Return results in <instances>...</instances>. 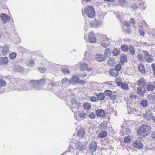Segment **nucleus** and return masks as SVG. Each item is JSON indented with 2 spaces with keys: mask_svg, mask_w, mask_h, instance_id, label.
<instances>
[{
  "mask_svg": "<svg viewBox=\"0 0 155 155\" xmlns=\"http://www.w3.org/2000/svg\"><path fill=\"white\" fill-rule=\"evenodd\" d=\"M46 81L44 79H40L38 81L35 80L31 81L29 83L30 85L33 87L36 90H38L40 89V85H43L45 84Z\"/></svg>",
  "mask_w": 155,
  "mask_h": 155,
  "instance_id": "f257e3e1",
  "label": "nucleus"
},
{
  "mask_svg": "<svg viewBox=\"0 0 155 155\" xmlns=\"http://www.w3.org/2000/svg\"><path fill=\"white\" fill-rule=\"evenodd\" d=\"M151 129L150 126L148 125H144L139 130L138 133L140 136L143 137L149 134Z\"/></svg>",
  "mask_w": 155,
  "mask_h": 155,
  "instance_id": "f03ea898",
  "label": "nucleus"
},
{
  "mask_svg": "<svg viewBox=\"0 0 155 155\" xmlns=\"http://www.w3.org/2000/svg\"><path fill=\"white\" fill-rule=\"evenodd\" d=\"M85 14L89 17L93 18L95 15V12L93 6L88 5L84 9Z\"/></svg>",
  "mask_w": 155,
  "mask_h": 155,
  "instance_id": "7ed1b4c3",
  "label": "nucleus"
},
{
  "mask_svg": "<svg viewBox=\"0 0 155 155\" xmlns=\"http://www.w3.org/2000/svg\"><path fill=\"white\" fill-rule=\"evenodd\" d=\"M97 144L94 141H91L89 146V150L91 152H94L96 150Z\"/></svg>",
  "mask_w": 155,
  "mask_h": 155,
  "instance_id": "20e7f679",
  "label": "nucleus"
},
{
  "mask_svg": "<svg viewBox=\"0 0 155 155\" xmlns=\"http://www.w3.org/2000/svg\"><path fill=\"white\" fill-rule=\"evenodd\" d=\"M9 46L8 45L5 44L2 47L1 52L3 55H7L9 52Z\"/></svg>",
  "mask_w": 155,
  "mask_h": 155,
  "instance_id": "39448f33",
  "label": "nucleus"
},
{
  "mask_svg": "<svg viewBox=\"0 0 155 155\" xmlns=\"http://www.w3.org/2000/svg\"><path fill=\"white\" fill-rule=\"evenodd\" d=\"M144 116V118L146 120H149L151 118H152V117H153L152 113L150 110H147Z\"/></svg>",
  "mask_w": 155,
  "mask_h": 155,
  "instance_id": "423d86ee",
  "label": "nucleus"
},
{
  "mask_svg": "<svg viewBox=\"0 0 155 155\" xmlns=\"http://www.w3.org/2000/svg\"><path fill=\"white\" fill-rule=\"evenodd\" d=\"M145 55V58L148 62H151L153 61V56L150 54L147 51L143 52Z\"/></svg>",
  "mask_w": 155,
  "mask_h": 155,
  "instance_id": "0eeeda50",
  "label": "nucleus"
},
{
  "mask_svg": "<svg viewBox=\"0 0 155 155\" xmlns=\"http://www.w3.org/2000/svg\"><path fill=\"white\" fill-rule=\"evenodd\" d=\"M95 58L97 61L102 62L105 60L106 57L104 55L98 54L96 55Z\"/></svg>",
  "mask_w": 155,
  "mask_h": 155,
  "instance_id": "6e6552de",
  "label": "nucleus"
},
{
  "mask_svg": "<svg viewBox=\"0 0 155 155\" xmlns=\"http://www.w3.org/2000/svg\"><path fill=\"white\" fill-rule=\"evenodd\" d=\"M76 147L77 149L81 152H82L86 148V146L83 143L81 142L76 143Z\"/></svg>",
  "mask_w": 155,
  "mask_h": 155,
  "instance_id": "1a4fd4ad",
  "label": "nucleus"
},
{
  "mask_svg": "<svg viewBox=\"0 0 155 155\" xmlns=\"http://www.w3.org/2000/svg\"><path fill=\"white\" fill-rule=\"evenodd\" d=\"M0 17L2 20L4 22L7 23L10 21V18L9 16L5 13L1 14Z\"/></svg>",
  "mask_w": 155,
  "mask_h": 155,
  "instance_id": "9d476101",
  "label": "nucleus"
},
{
  "mask_svg": "<svg viewBox=\"0 0 155 155\" xmlns=\"http://www.w3.org/2000/svg\"><path fill=\"white\" fill-rule=\"evenodd\" d=\"M79 78L75 75H73L72 77L69 80V83L72 84H75L78 82Z\"/></svg>",
  "mask_w": 155,
  "mask_h": 155,
  "instance_id": "9b49d317",
  "label": "nucleus"
},
{
  "mask_svg": "<svg viewBox=\"0 0 155 155\" xmlns=\"http://www.w3.org/2000/svg\"><path fill=\"white\" fill-rule=\"evenodd\" d=\"M134 147L139 149H141L143 147V143L139 140H136L134 143Z\"/></svg>",
  "mask_w": 155,
  "mask_h": 155,
  "instance_id": "f8f14e48",
  "label": "nucleus"
},
{
  "mask_svg": "<svg viewBox=\"0 0 155 155\" xmlns=\"http://www.w3.org/2000/svg\"><path fill=\"white\" fill-rule=\"evenodd\" d=\"M101 24L100 22H99L98 20H94L91 21L90 23V26L91 27H94L97 28L99 27Z\"/></svg>",
  "mask_w": 155,
  "mask_h": 155,
  "instance_id": "ddd939ff",
  "label": "nucleus"
},
{
  "mask_svg": "<svg viewBox=\"0 0 155 155\" xmlns=\"http://www.w3.org/2000/svg\"><path fill=\"white\" fill-rule=\"evenodd\" d=\"M96 115L99 117H104L105 115V112L102 110L98 109L96 111Z\"/></svg>",
  "mask_w": 155,
  "mask_h": 155,
  "instance_id": "4468645a",
  "label": "nucleus"
},
{
  "mask_svg": "<svg viewBox=\"0 0 155 155\" xmlns=\"http://www.w3.org/2000/svg\"><path fill=\"white\" fill-rule=\"evenodd\" d=\"M89 41L91 43H94L95 42L96 39L93 32H90L89 34Z\"/></svg>",
  "mask_w": 155,
  "mask_h": 155,
  "instance_id": "2eb2a0df",
  "label": "nucleus"
},
{
  "mask_svg": "<svg viewBox=\"0 0 155 155\" xmlns=\"http://www.w3.org/2000/svg\"><path fill=\"white\" fill-rule=\"evenodd\" d=\"M88 64L86 63H83L80 67V69L82 71L87 70L89 71H91V69L88 68Z\"/></svg>",
  "mask_w": 155,
  "mask_h": 155,
  "instance_id": "dca6fc26",
  "label": "nucleus"
},
{
  "mask_svg": "<svg viewBox=\"0 0 155 155\" xmlns=\"http://www.w3.org/2000/svg\"><path fill=\"white\" fill-rule=\"evenodd\" d=\"M8 62V59L7 57H4L0 58V64L5 65Z\"/></svg>",
  "mask_w": 155,
  "mask_h": 155,
  "instance_id": "f3484780",
  "label": "nucleus"
},
{
  "mask_svg": "<svg viewBox=\"0 0 155 155\" xmlns=\"http://www.w3.org/2000/svg\"><path fill=\"white\" fill-rule=\"evenodd\" d=\"M13 68L14 71L18 72L22 71L24 70V68L23 67L17 64L15 65L13 67Z\"/></svg>",
  "mask_w": 155,
  "mask_h": 155,
  "instance_id": "a211bd4d",
  "label": "nucleus"
},
{
  "mask_svg": "<svg viewBox=\"0 0 155 155\" xmlns=\"http://www.w3.org/2000/svg\"><path fill=\"white\" fill-rule=\"evenodd\" d=\"M146 89L144 87L140 86L138 88L137 92L139 94H142L145 93Z\"/></svg>",
  "mask_w": 155,
  "mask_h": 155,
  "instance_id": "6ab92c4d",
  "label": "nucleus"
},
{
  "mask_svg": "<svg viewBox=\"0 0 155 155\" xmlns=\"http://www.w3.org/2000/svg\"><path fill=\"white\" fill-rule=\"evenodd\" d=\"M77 134L79 137L82 138L84 135L85 132L83 130L81 129L77 132Z\"/></svg>",
  "mask_w": 155,
  "mask_h": 155,
  "instance_id": "aec40b11",
  "label": "nucleus"
},
{
  "mask_svg": "<svg viewBox=\"0 0 155 155\" xmlns=\"http://www.w3.org/2000/svg\"><path fill=\"white\" fill-rule=\"evenodd\" d=\"M96 97L98 100H103L105 98V95L103 93H101L97 94Z\"/></svg>",
  "mask_w": 155,
  "mask_h": 155,
  "instance_id": "412c9836",
  "label": "nucleus"
},
{
  "mask_svg": "<svg viewBox=\"0 0 155 155\" xmlns=\"http://www.w3.org/2000/svg\"><path fill=\"white\" fill-rule=\"evenodd\" d=\"M138 84L139 85L141 86L142 87H144L146 84V82L144 79L143 78L139 79L138 81Z\"/></svg>",
  "mask_w": 155,
  "mask_h": 155,
  "instance_id": "4be33fe9",
  "label": "nucleus"
},
{
  "mask_svg": "<svg viewBox=\"0 0 155 155\" xmlns=\"http://www.w3.org/2000/svg\"><path fill=\"white\" fill-rule=\"evenodd\" d=\"M87 114L84 111H81L79 113L78 116L81 118L84 119L87 116Z\"/></svg>",
  "mask_w": 155,
  "mask_h": 155,
  "instance_id": "5701e85b",
  "label": "nucleus"
},
{
  "mask_svg": "<svg viewBox=\"0 0 155 155\" xmlns=\"http://www.w3.org/2000/svg\"><path fill=\"white\" fill-rule=\"evenodd\" d=\"M112 52L114 55L117 56L120 54V49H114L113 50Z\"/></svg>",
  "mask_w": 155,
  "mask_h": 155,
  "instance_id": "b1692460",
  "label": "nucleus"
},
{
  "mask_svg": "<svg viewBox=\"0 0 155 155\" xmlns=\"http://www.w3.org/2000/svg\"><path fill=\"white\" fill-rule=\"evenodd\" d=\"M122 79L120 77H117L115 81L117 85L118 86L121 85L122 83Z\"/></svg>",
  "mask_w": 155,
  "mask_h": 155,
  "instance_id": "393cba45",
  "label": "nucleus"
},
{
  "mask_svg": "<svg viewBox=\"0 0 155 155\" xmlns=\"http://www.w3.org/2000/svg\"><path fill=\"white\" fill-rule=\"evenodd\" d=\"M138 68L140 71L142 73H144L145 70L144 66L142 64H140L138 67Z\"/></svg>",
  "mask_w": 155,
  "mask_h": 155,
  "instance_id": "a878e982",
  "label": "nucleus"
},
{
  "mask_svg": "<svg viewBox=\"0 0 155 155\" xmlns=\"http://www.w3.org/2000/svg\"><path fill=\"white\" fill-rule=\"evenodd\" d=\"M114 60L112 58H110L108 61V64L111 66H113L115 64Z\"/></svg>",
  "mask_w": 155,
  "mask_h": 155,
  "instance_id": "bb28decb",
  "label": "nucleus"
},
{
  "mask_svg": "<svg viewBox=\"0 0 155 155\" xmlns=\"http://www.w3.org/2000/svg\"><path fill=\"white\" fill-rule=\"evenodd\" d=\"M147 90L149 91H152L155 88L154 87V85L152 84H149L146 87Z\"/></svg>",
  "mask_w": 155,
  "mask_h": 155,
  "instance_id": "cd10ccee",
  "label": "nucleus"
},
{
  "mask_svg": "<svg viewBox=\"0 0 155 155\" xmlns=\"http://www.w3.org/2000/svg\"><path fill=\"white\" fill-rule=\"evenodd\" d=\"M110 44V43L107 41H103L101 43V45L104 48H106Z\"/></svg>",
  "mask_w": 155,
  "mask_h": 155,
  "instance_id": "c85d7f7f",
  "label": "nucleus"
},
{
  "mask_svg": "<svg viewBox=\"0 0 155 155\" xmlns=\"http://www.w3.org/2000/svg\"><path fill=\"white\" fill-rule=\"evenodd\" d=\"M17 56V54L15 52H13L9 54V58L11 60H14Z\"/></svg>",
  "mask_w": 155,
  "mask_h": 155,
  "instance_id": "c756f323",
  "label": "nucleus"
},
{
  "mask_svg": "<svg viewBox=\"0 0 155 155\" xmlns=\"http://www.w3.org/2000/svg\"><path fill=\"white\" fill-rule=\"evenodd\" d=\"M129 49L130 52L131 54L133 55H134L135 52V49L134 46L131 45H130L129 46Z\"/></svg>",
  "mask_w": 155,
  "mask_h": 155,
  "instance_id": "7c9ffc66",
  "label": "nucleus"
},
{
  "mask_svg": "<svg viewBox=\"0 0 155 155\" xmlns=\"http://www.w3.org/2000/svg\"><path fill=\"white\" fill-rule=\"evenodd\" d=\"M69 82L68 79L66 78H63L61 81V83L63 85L66 84L68 86V82Z\"/></svg>",
  "mask_w": 155,
  "mask_h": 155,
  "instance_id": "2f4dec72",
  "label": "nucleus"
},
{
  "mask_svg": "<svg viewBox=\"0 0 155 155\" xmlns=\"http://www.w3.org/2000/svg\"><path fill=\"white\" fill-rule=\"evenodd\" d=\"M83 107L85 110H88L90 109L91 105L88 103H85L84 104Z\"/></svg>",
  "mask_w": 155,
  "mask_h": 155,
  "instance_id": "473e14b6",
  "label": "nucleus"
},
{
  "mask_svg": "<svg viewBox=\"0 0 155 155\" xmlns=\"http://www.w3.org/2000/svg\"><path fill=\"white\" fill-rule=\"evenodd\" d=\"M107 133L105 131H102L99 134V136L101 138H104L107 136Z\"/></svg>",
  "mask_w": 155,
  "mask_h": 155,
  "instance_id": "72a5a7b5",
  "label": "nucleus"
},
{
  "mask_svg": "<svg viewBox=\"0 0 155 155\" xmlns=\"http://www.w3.org/2000/svg\"><path fill=\"white\" fill-rule=\"evenodd\" d=\"M127 59V57L125 55H122L120 58V61L123 63L126 62Z\"/></svg>",
  "mask_w": 155,
  "mask_h": 155,
  "instance_id": "f704fd0d",
  "label": "nucleus"
},
{
  "mask_svg": "<svg viewBox=\"0 0 155 155\" xmlns=\"http://www.w3.org/2000/svg\"><path fill=\"white\" fill-rule=\"evenodd\" d=\"M122 88L124 90H127L129 88L128 84L126 83H123L121 84Z\"/></svg>",
  "mask_w": 155,
  "mask_h": 155,
  "instance_id": "c9c22d12",
  "label": "nucleus"
},
{
  "mask_svg": "<svg viewBox=\"0 0 155 155\" xmlns=\"http://www.w3.org/2000/svg\"><path fill=\"white\" fill-rule=\"evenodd\" d=\"M104 93L107 96H110L112 93V91L110 90H106L104 91Z\"/></svg>",
  "mask_w": 155,
  "mask_h": 155,
  "instance_id": "e433bc0d",
  "label": "nucleus"
},
{
  "mask_svg": "<svg viewBox=\"0 0 155 155\" xmlns=\"http://www.w3.org/2000/svg\"><path fill=\"white\" fill-rule=\"evenodd\" d=\"M141 104L143 107H146L147 105V101L145 100H143L141 102Z\"/></svg>",
  "mask_w": 155,
  "mask_h": 155,
  "instance_id": "4c0bfd02",
  "label": "nucleus"
},
{
  "mask_svg": "<svg viewBox=\"0 0 155 155\" xmlns=\"http://www.w3.org/2000/svg\"><path fill=\"white\" fill-rule=\"evenodd\" d=\"M121 48L123 51H126L128 50V47L127 45H123L121 46Z\"/></svg>",
  "mask_w": 155,
  "mask_h": 155,
  "instance_id": "58836bf2",
  "label": "nucleus"
},
{
  "mask_svg": "<svg viewBox=\"0 0 155 155\" xmlns=\"http://www.w3.org/2000/svg\"><path fill=\"white\" fill-rule=\"evenodd\" d=\"M111 74L113 76L116 77L118 75L119 72L115 70H111L110 72Z\"/></svg>",
  "mask_w": 155,
  "mask_h": 155,
  "instance_id": "ea45409f",
  "label": "nucleus"
},
{
  "mask_svg": "<svg viewBox=\"0 0 155 155\" xmlns=\"http://www.w3.org/2000/svg\"><path fill=\"white\" fill-rule=\"evenodd\" d=\"M148 98L151 100H154L155 99V96L153 94H150L148 96Z\"/></svg>",
  "mask_w": 155,
  "mask_h": 155,
  "instance_id": "a19ab883",
  "label": "nucleus"
},
{
  "mask_svg": "<svg viewBox=\"0 0 155 155\" xmlns=\"http://www.w3.org/2000/svg\"><path fill=\"white\" fill-rule=\"evenodd\" d=\"M88 97L89 100L92 102H94L97 101L96 98L94 96H91Z\"/></svg>",
  "mask_w": 155,
  "mask_h": 155,
  "instance_id": "79ce46f5",
  "label": "nucleus"
},
{
  "mask_svg": "<svg viewBox=\"0 0 155 155\" xmlns=\"http://www.w3.org/2000/svg\"><path fill=\"white\" fill-rule=\"evenodd\" d=\"M121 68V65L120 64H118L116 65L115 67V70L119 72V71L120 70Z\"/></svg>",
  "mask_w": 155,
  "mask_h": 155,
  "instance_id": "37998d69",
  "label": "nucleus"
},
{
  "mask_svg": "<svg viewBox=\"0 0 155 155\" xmlns=\"http://www.w3.org/2000/svg\"><path fill=\"white\" fill-rule=\"evenodd\" d=\"M61 70L62 72L64 74H68L69 73V71L68 68H63Z\"/></svg>",
  "mask_w": 155,
  "mask_h": 155,
  "instance_id": "c03bdc74",
  "label": "nucleus"
},
{
  "mask_svg": "<svg viewBox=\"0 0 155 155\" xmlns=\"http://www.w3.org/2000/svg\"><path fill=\"white\" fill-rule=\"evenodd\" d=\"M71 103L74 105H78V103L77 102V100L74 98H72L71 99Z\"/></svg>",
  "mask_w": 155,
  "mask_h": 155,
  "instance_id": "a18cd8bd",
  "label": "nucleus"
},
{
  "mask_svg": "<svg viewBox=\"0 0 155 155\" xmlns=\"http://www.w3.org/2000/svg\"><path fill=\"white\" fill-rule=\"evenodd\" d=\"M95 115L94 113L91 112L89 115V117L91 119H93L95 118Z\"/></svg>",
  "mask_w": 155,
  "mask_h": 155,
  "instance_id": "49530a36",
  "label": "nucleus"
},
{
  "mask_svg": "<svg viewBox=\"0 0 155 155\" xmlns=\"http://www.w3.org/2000/svg\"><path fill=\"white\" fill-rule=\"evenodd\" d=\"M38 69L41 73L45 72L47 70L45 67L38 68Z\"/></svg>",
  "mask_w": 155,
  "mask_h": 155,
  "instance_id": "de8ad7c7",
  "label": "nucleus"
},
{
  "mask_svg": "<svg viewBox=\"0 0 155 155\" xmlns=\"http://www.w3.org/2000/svg\"><path fill=\"white\" fill-rule=\"evenodd\" d=\"M6 84V82L5 81L0 79V87L5 86Z\"/></svg>",
  "mask_w": 155,
  "mask_h": 155,
  "instance_id": "09e8293b",
  "label": "nucleus"
},
{
  "mask_svg": "<svg viewBox=\"0 0 155 155\" xmlns=\"http://www.w3.org/2000/svg\"><path fill=\"white\" fill-rule=\"evenodd\" d=\"M34 64V61L32 60H30L29 62L27 63V65L30 66H33Z\"/></svg>",
  "mask_w": 155,
  "mask_h": 155,
  "instance_id": "8fccbe9b",
  "label": "nucleus"
},
{
  "mask_svg": "<svg viewBox=\"0 0 155 155\" xmlns=\"http://www.w3.org/2000/svg\"><path fill=\"white\" fill-rule=\"evenodd\" d=\"M137 58L140 61H142L143 60V55L141 54H139L137 55Z\"/></svg>",
  "mask_w": 155,
  "mask_h": 155,
  "instance_id": "3c124183",
  "label": "nucleus"
},
{
  "mask_svg": "<svg viewBox=\"0 0 155 155\" xmlns=\"http://www.w3.org/2000/svg\"><path fill=\"white\" fill-rule=\"evenodd\" d=\"M105 54L106 55H109L110 54V51L109 49L107 48L105 51Z\"/></svg>",
  "mask_w": 155,
  "mask_h": 155,
  "instance_id": "603ef678",
  "label": "nucleus"
},
{
  "mask_svg": "<svg viewBox=\"0 0 155 155\" xmlns=\"http://www.w3.org/2000/svg\"><path fill=\"white\" fill-rule=\"evenodd\" d=\"M130 137L129 136L125 137L124 139V143H128L130 141Z\"/></svg>",
  "mask_w": 155,
  "mask_h": 155,
  "instance_id": "864d4df0",
  "label": "nucleus"
},
{
  "mask_svg": "<svg viewBox=\"0 0 155 155\" xmlns=\"http://www.w3.org/2000/svg\"><path fill=\"white\" fill-rule=\"evenodd\" d=\"M116 98L117 96L116 95L112 94L110 96V99L111 100H114Z\"/></svg>",
  "mask_w": 155,
  "mask_h": 155,
  "instance_id": "5fc2aeb1",
  "label": "nucleus"
},
{
  "mask_svg": "<svg viewBox=\"0 0 155 155\" xmlns=\"http://www.w3.org/2000/svg\"><path fill=\"white\" fill-rule=\"evenodd\" d=\"M139 31L140 34L142 36H144L145 34L144 32L142 29H139Z\"/></svg>",
  "mask_w": 155,
  "mask_h": 155,
  "instance_id": "6e6d98bb",
  "label": "nucleus"
},
{
  "mask_svg": "<svg viewBox=\"0 0 155 155\" xmlns=\"http://www.w3.org/2000/svg\"><path fill=\"white\" fill-rule=\"evenodd\" d=\"M131 7L134 10L137 9L138 8L137 6L134 4H132Z\"/></svg>",
  "mask_w": 155,
  "mask_h": 155,
  "instance_id": "4d7b16f0",
  "label": "nucleus"
},
{
  "mask_svg": "<svg viewBox=\"0 0 155 155\" xmlns=\"http://www.w3.org/2000/svg\"><path fill=\"white\" fill-rule=\"evenodd\" d=\"M119 3L122 6V4L126 2V0H118Z\"/></svg>",
  "mask_w": 155,
  "mask_h": 155,
  "instance_id": "13d9d810",
  "label": "nucleus"
},
{
  "mask_svg": "<svg viewBox=\"0 0 155 155\" xmlns=\"http://www.w3.org/2000/svg\"><path fill=\"white\" fill-rule=\"evenodd\" d=\"M124 24L127 27H129L130 26V25L128 21H125Z\"/></svg>",
  "mask_w": 155,
  "mask_h": 155,
  "instance_id": "bf43d9fd",
  "label": "nucleus"
},
{
  "mask_svg": "<svg viewBox=\"0 0 155 155\" xmlns=\"http://www.w3.org/2000/svg\"><path fill=\"white\" fill-rule=\"evenodd\" d=\"M152 67L153 70V74L155 75V64H153L152 65Z\"/></svg>",
  "mask_w": 155,
  "mask_h": 155,
  "instance_id": "052dcab7",
  "label": "nucleus"
},
{
  "mask_svg": "<svg viewBox=\"0 0 155 155\" xmlns=\"http://www.w3.org/2000/svg\"><path fill=\"white\" fill-rule=\"evenodd\" d=\"M50 85L52 87H54L56 85V84L55 82L53 81H51L50 82Z\"/></svg>",
  "mask_w": 155,
  "mask_h": 155,
  "instance_id": "680f3d73",
  "label": "nucleus"
},
{
  "mask_svg": "<svg viewBox=\"0 0 155 155\" xmlns=\"http://www.w3.org/2000/svg\"><path fill=\"white\" fill-rule=\"evenodd\" d=\"M130 22L133 24H134L135 23V21L134 18H131L130 19Z\"/></svg>",
  "mask_w": 155,
  "mask_h": 155,
  "instance_id": "e2e57ef3",
  "label": "nucleus"
},
{
  "mask_svg": "<svg viewBox=\"0 0 155 155\" xmlns=\"http://www.w3.org/2000/svg\"><path fill=\"white\" fill-rule=\"evenodd\" d=\"M103 126V128L104 129H106L107 128V126L105 124H103L101 125V127H102Z\"/></svg>",
  "mask_w": 155,
  "mask_h": 155,
  "instance_id": "0e129e2a",
  "label": "nucleus"
},
{
  "mask_svg": "<svg viewBox=\"0 0 155 155\" xmlns=\"http://www.w3.org/2000/svg\"><path fill=\"white\" fill-rule=\"evenodd\" d=\"M79 83L81 84H85V81L83 80H81L79 81Z\"/></svg>",
  "mask_w": 155,
  "mask_h": 155,
  "instance_id": "69168bd1",
  "label": "nucleus"
},
{
  "mask_svg": "<svg viewBox=\"0 0 155 155\" xmlns=\"http://www.w3.org/2000/svg\"><path fill=\"white\" fill-rule=\"evenodd\" d=\"M152 138L155 139V131L152 133Z\"/></svg>",
  "mask_w": 155,
  "mask_h": 155,
  "instance_id": "338daca9",
  "label": "nucleus"
},
{
  "mask_svg": "<svg viewBox=\"0 0 155 155\" xmlns=\"http://www.w3.org/2000/svg\"><path fill=\"white\" fill-rule=\"evenodd\" d=\"M126 32L127 33H129L130 32L131 30L130 28H127L126 30Z\"/></svg>",
  "mask_w": 155,
  "mask_h": 155,
  "instance_id": "774afa93",
  "label": "nucleus"
}]
</instances>
